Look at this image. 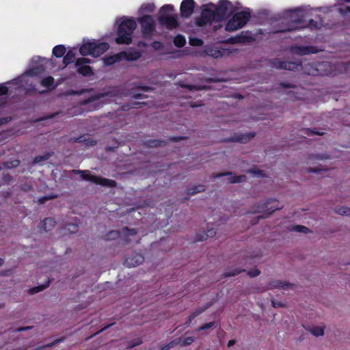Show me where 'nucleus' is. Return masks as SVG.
<instances>
[{
  "mask_svg": "<svg viewBox=\"0 0 350 350\" xmlns=\"http://www.w3.org/2000/svg\"><path fill=\"white\" fill-rule=\"evenodd\" d=\"M310 9L308 6L300 7L294 10H288L286 13V18L288 19L291 23L284 27L274 31L276 32H283L291 31L300 28L302 19L306 17V13Z\"/></svg>",
  "mask_w": 350,
  "mask_h": 350,
  "instance_id": "f257e3e1",
  "label": "nucleus"
},
{
  "mask_svg": "<svg viewBox=\"0 0 350 350\" xmlns=\"http://www.w3.org/2000/svg\"><path fill=\"white\" fill-rule=\"evenodd\" d=\"M137 27L136 22L133 18H123L120 23L118 36L116 41L118 44H129L131 42V36Z\"/></svg>",
  "mask_w": 350,
  "mask_h": 350,
  "instance_id": "f03ea898",
  "label": "nucleus"
},
{
  "mask_svg": "<svg viewBox=\"0 0 350 350\" xmlns=\"http://www.w3.org/2000/svg\"><path fill=\"white\" fill-rule=\"evenodd\" d=\"M119 90L116 88H111L110 90L105 92L98 93L92 95L88 99L81 101L80 103L81 106H86L88 109L95 110L103 105L102 99L105 100H109L110 98L118 95Z\"/></svg>",
  "mask_w": 350,
  "mask_h": 350,
  "instance_id": "7ed1b4c3",
  "label": "nucleus"
},
{
  "mask_svg": "<svg viewBox=\"0 0 350 350\" xmlns=\"http://www.w3.org/2000/svg\"><path fill=\"white\" fill-rule=\"evenodd\" d=\"M109 49L107 42H100L96 40L88 41L80 47L79 52L82 55H92L98 57Z\"/></svg>",
  "mask_w": 350,
  "mask_h": 350,
  "instance_id": "20e7f679",
  "label": "nucleus"
},
{
  "mask_svg": "<svg viewBox=\"0 0 350 350\" xmlns=\"http://www.w3.org/2000/svg\"><path fill=\"white\" fill-rule=\"evenodd\" d=\"M174 6L171 4L163 5L159 13V21L161 25L169 29L178 27L177 16L172 14Z\"/></svg>",
  "mask_w": 350,
  "mask_h": 350,
  "instance_id": "39448f33",
  "label": "nucleus"
},
{
  "mask_svg": "<svg viewBox=\"0 0 350 350\" xmlns=\"http://www.w3.org/2000/svg\"><path fill=\"white\" fill-rule=\"evenodd\" d=\"M250 16V13L245 11L235 14L227 23L225 29L227 31H234L242 28L248 21Z\"/></svg>",
  "mask_w": 350,
  "mask_h": 350,
  "instance_id": "423d86ee",
  "label": "nucleus"
},
{
  "mask_svg": "<svg viewBox=\"0 0 350 350\" xmlns=\"http://www.w3.org/2000/svg\"><path fill=\"white\" fill-rule=\"evenodd\" d=\"M49 62V60H46L45 59H42V61L37 66L29 68L24 75L17 79H14L12 82H10L9 84L17 85L19 88L23 87V85L22 83L25 81V78L26 77H34L41 74L45 69L44 65Z\"/></svg>",
  "mask_w": 350,
  "mask_h": 350,
  "instance_id": "0eeeda50",
  "label": "nucleus"
},
{
  "mask_svg": "<svg viewBox=\"0 0 350 350\" xmlns=\"http://www.w3.org/2000/svg\"><path fill=\"white\" fill-rule=\"evenodd\" d=\"M141 55L142 53L138 51L121 52L114 55L105 57L104 62L106 65H111L123 59L134 61L138 59Z\"/></svg>",
  "mask_w": 350,
  "mask_h": 350,
  "instance_id": "6e6552de",
  "label": "nucleus"
},
{
  "mask_svg": "<svg viewBox=\"0 0 350 350\" xmlns=\"http://www.w3.org/2000/svg\"><path fill=\"white\" fill-rule=\"evenodd\" d=\"M304 72L310 75H327L332 74L333 69L329 62H325L316 65H306Z\"/></svg>",
  "mask_w": 350,
  "mask_h": 350,
  "instance_id": "1a4fd4ad",
  "label": "nucleus"
},
{
  "mask_svg": "<svg viewBox=\"0 0 350 350\" xmlns=\"http://www.w3.org/2000/svg\"><path fill=\"white\" fill-rule=\"evenodd\" d=\"M205 8L203 9L202 12V16L198 21V24L200 26L206 25L207 23H211L213 21L219 20L215 11L216 5L214 3H209L205 5Z\"/></svg>",
  "mask_w": 350,
  "mask_h": 350,
  "instance_id": "9d476101",
  "label": "nucleus"
},
{
  "mask_svg": "<svg viewBox=\"0 0 350 350\" xmlns=\"http://www.w3.org/2000/svg\"><path fill=\"white\" fill-rule=\"evenodd\" d=\"M237 10L230 1L228 0H220L216 5L215 11L219 20L224 19Z\"/></svg>",
  "mask_w": 350,
  "mask_h": 350,
  "instance_id": "9b49d317",
  "label": "nucleus"
},
{
  "mask_svg": "<svg viewBox=\"0 0 350 350\" xmlns=\"http://www.w3.org/2000/svg\"><path fill=\"white\" fill-rule=\"evenodd\" d=\"M78 173L81 174V177L83 180L94 183L97 185H100L108 187H113L116 185L114 180L92 175L90 174L89 171L87 170L78 171Z\"/></svg>",
  "mask_w": 350,
  "mask_h": 350,
  "instance_id": "f8f14e48",
  "label": "nucleus"
},
{
  "mask_svg": "<svg viewBox=\"0 0 350 350\" xmlns=\"http://www.w3.org/2000/svg\"><path fill=\"white\" fill-rule=\"evenodd\" d=\"M142 25V32L146 36L151 35L154 30V22L150 15H144L139 19Z\"/></svg>",
  "mask_w": 350,
  "mask_h": 350,
  "instance_id": "ddd939ff",
  "label": "nucleus"
},
{
  "mask_svg": "<svg viewBox=\"0 0 350 350\" xmlns=\"http://www.w3.org/2000/svg\"><path fill=\"white\" fill-rule=\"evenodd\" d=\"M276 203V201L274 200H269L265 204H258L256 209L253 211V213H264L263 216H260V217H265L269 215L271 213L275 211V210L280 209L281 207L278 205L269 206V204L271 203Z\"/></svg>",
  "mask_w": 350,
  "mask_h": 350,
  "instance_id": "4468645a",
  "label": "nucleus"
},
{
  "mask_svg": "<svg viewBox=\"0 0 350 350\" xmlns=\"http://www.w3.org/2000/svg\"><path fill=\"white\" fill-rule=\"evenodd\" d=\"M90 63V59L86 57H81L77 59L76 66L77 67L78 72L84 76H90L92 75V71L88 64Z\"/></svg>",
  "mask_w": 350,
  "mask_h": 350,
  "instance_id": "2eb2a0df",
  "label": "nucleus"
},
{
  "mask_svg": "<svg viewBox=\"0 0 350 350\" xmlns=\"http://www.w3.org/2000/svg\"><path fill=\"white\" fill-rule=\"evenodd\" d=\"M205 52L208 55L213 58H219L229 55L231 53H232V51L229 49L220 48L217 46H209L206 49Z\"/></svg>",
  "mask_w": 350,
  "mask_h": 350,
  "instance_id": "dca6fc26",
  "label": "nucleus"
},
{
  "mask_svg": "<svg viewBox=\"0 0 350 350\" xmlns=\"http://www.w3.org/2000/svg\"><path fill=\"white\" fill-rule=\"evenodd\" d=\"M271 66L276 69H285L288 70H299V67L301 66V65L295 62H282L278 59L272 61Z\"/></svg>",
  "mask_w": 350,
  "mask_h": 350,
  "instance_id": "f3484780",
  "label": "nucleus"
},
{
  "mask_svg": "<svg viewBox=\"0 0 350 350\" xmlns=\"http://www.w3.org/2000/svg\"><path fill=\"white\" fill-rule=\"evenodd\" d=\"M195 2L193 0H183L180 4V14L183 17L188 18L194 10Z\"/></svg>",
  "mask_w": 350,
  "mask_h": 350,
  "instance_id": "a211bd4d",
  "label": "nucleus"
},
{
  "mask_svg": "<svg viewBox=\"0 0 350 350\" xmlns=\"http://www.w3.org/2000/svg\"><path fill=\"white\" fill-rule=\"evenodd\" d=\"M144 261L142 255L138 253H133L125 260V265L129 267H135Z\"/></svg>",
  "mask_w": 350,
  "mask_h": 350,
  "instance_id": "6ab92c4d",
  "label": "nucleus"
},
{
  "mask_svg": "<svg viewBox=\"0 0 350 350\" xmlns=\"http://www.w3.org/2000/svg\"><path fill=\"white\" fill-rule=\"evenodd\" d=\"M221 176H226V180L230 183H241L245 180L246 176L245 175L234 176L231 172L217 174L214 178H219Z\"/></svg>",
  "mask_w": 350,
  "mask_h": 350,
  "instance_id": "aec40b11",
  "label": "nucleus"
},
{
  "mask_svg": "<svg viewBox=\"0 0 350 350\" xmlns=\"http://www.w3.org/2000/svg\"><path fill=\"white\" fill-rule=\"evenodd\" d=\"M292 51L294 53L299 55H306L310 53H315L317 52L313 47L311 46H295L292 48Z\"/></svg>",
  "mask_w": 350,
  "mask_h": 350,
  "instance_id": "412c9836",
  "label": "nucleus"
},
{
  "mask_svg": "<svg viewBox=\"0 0 350 350\" xmlns=\"http://www.w3.org/2000/svg\"><path fill=\"white\" fill-rule=\"evenodd\" d=\"M291 286H292V284H291L286 282H284V281H281V280H275V281L270 282L268 284L267 288L272 289V288H280L282 289L286 290V289H288Z\"/></svg>",
  "mask_w": 350,
  "mask_h": 350,
  "instance_id": "4be33fe9",
  "label": "nucleus"
},
{
  "mask_svg": "<svg viewBox=\"0 0 350 350\" xmlns=\"http://www.w3.org/2000/svg\"><path fill=\"white\" fill-rule=\"evenodd\" d=\"M55 221L52 218H46L42 221L41 230L45 232L51 230L55 226Z\"/></svg>",
  "mask_w": 350,
  "mask_h": 350,
  "instance_id": "5701e85b",
  "label": "nucleus"
},
{
  "mask_svg": "<svg viewBox=\"0 0 350 350\" xmlns=\"http://www.w3.org/2000/svg\"><path fill=\"white\" fill-rule=\"evenodd\" d=\"M155 10V5L153 3H144L141 5L139 9V13L140 14H144L146 13L153 12Z\"/></svg>",
  "mask_w": 350,
  "mask_h": 350,
  "instance_id": "b1692460",
  "label": "nucleus"
},
{
  "mask_svg": "<svg viewBox=\"0 0 350 350\" xmlns=\"http://www.w3.org/2000/svg\"><path fill=\"white\" fill-rule=\"evenodd\" d=\"M216 234V232L214 229H210L207 230L206 232H202V234H198L196 235V240L198 241H202L206 240L208 237H213Z\"/></svg>",
  "mask_w": 350,
  "mask_h": 350,
  "instance_id": "393cba45",
  "label": "nucleus"
},
{
  "mask_svg": "<svg viewBox=\"0 0 350 350\" xmlns=\"http://www.w3.org/2000/svg\"><path fill=\"white\" fill-rule=\"evenodd\" d=\"M75 59V53L72 51H68L66 55L64 57L63 62L64 64V67L68 65L69 64L73 62Z\"/></svg>",
  "mask_w": 350,
  "mask_h": 350,
  "instance_id": "a878e982",
  "label": "nucleus"
},
{
  "mask_svg": "<svg viewBox=\"0 0 350 350\" xmlns=\"http://www.w3.org/2000/svg\"><path fill=\"white\" fill-rule=\"evenodd\" d=\"M66 53V49L63 45H57L53 49V54L57 57H62Z\"/></svg>",
  "mask_w": 350,
  "mask_h": 350,
  "instance_id": "bb28decb",
  "label": "nucleus"
},
{
  "mask_svg": "<svg viewBox=\"0 0 350 350\" xmlns=\"http://www.w3.org/2000/svg\"><path fill=\"white\" fill-rule=\"evenodd\" d=\"M310 332L315 336H321L324 334V327L322 326L312 327L310 329Z\"/></svg>",
  "mask_w": 350,
  "mask_h": 350,
  "instance_id": "cd10ccee",
  "label": "nucleus"
},
{
  "mask_svg": "<svg viewBox=\"0 0 350 350\" xmlns=\"http://www.w3.org/2000/svg\"><path fill=\"white\" fill-rule=\"evenodd\" d=\"M174 44L178 47L183 46L186 43V39L181 35L176 36L174 39Z\"/></svg>",
  "mask_w": 350,
  "mask_h": 350,
  "instance_id": "c85d7f7f",
  "label": "nucleus"
},
{
  "mask_svg": "<svg viewBox=\"0 0 350 350\" xmlns=\"http://www.w3.org/2000/svg\"><path fill=\"white\" fill-rule=\"evenodd\" d=\"M180 338L174 340L173 341L170 342V343L163 345L160 347L161 350H168L174 346L180 344Z\"/></svg>",
  "mask_w": 350,
  "mask_h": 350,
  "instance_id": "c756f323",
  "label": "nucleus"
},
{
  "mask_svg": "<svg viewBox=\"0 0 350 350\" xmlns=\"http://www.w3.org/2000/svg\"><path fill=\"white\" fill-rule=\"evenodd\" d=\"M49 285V282H48L47 284H46L44 285L31 288L29 289L28 292L30 295H33V294H35V293H39V292L43 291L44 288L48 287Z\"/></svg>",
  "mask_w": 350,
  "mask_h": 350,
  "instance_id": "7c9ffc66",
  "label": "nucleus"
},
{
  "mask_svg": "<svg viewBox=\"0 0 350 350\" xmlns=\"http://www.w3.org/2000/svg\"><path fill=\"white\" fill-rule=\"evenodd\" d=\"M291 230L302 232L305 234L308 233L310 231V230L308 228L299 225L292 226L291 228Z\"/></svg>",
  "mask_w": 350,
  "mask_h": 350,
  "instance_id": "2f4dec72",
  "label": "nucleus"
},
{
  "mask_svg": "<svg viewBox=\"0 0 350 350\" xmlns=\"http://www.w3.org/2000/svg\"><path fill=\"white\" fill-rule=\"evenodd\" d=\"M54 82V79L52 77H47L41 81L42 86L49 88H51Z\"/></svg>",
  "mask_w": 350,
  "mask_h": 350,
  "instance_id": "473e14b6",
  "label": "nucleus"
},
{
  "mask_svg": "<svg viewBox=\"0 0 350 350\" xmlns=\"http://www.w3.org/2000/svg\"><path fill=\"white\" fill-rule=\"evenodd\" d=\"M336 213L341 215H350V208L347 206L338 207L336 209Z\"/></svg>",
  "mask_w": 350,
  "mask_h": 350,
  "instance_id": "72a5a7b5",
  "label": "nucleus"
},
{
  "mask_svg": "<svg viewBox=\"0 0 350 350\" xmlns=\"http://www.w3.org/2000/svg\"><path fill=\"white\" fill-rule=\"evenodd\" d=\"M49 156H50L49 154H45L44 155L38 156L34 159L33 163L34 164L41 163L43 161H46L49 158Z\"/></svg>",
  "mask_w": 350,
  "mask_h": 350,
  "instance_id": "f704fd0d",
  "label": "nucleus"
},
{
  "mask_svg": "<svg viewBox=\"0 0 350 350\" xmlns=\"http://www.w3.org/2000/svg\"><path fill=\"white\" fill-rule=\"evenodd\" d=\"M123 233L129 238V241H131V239L130 237L135 235L137 234V231L135 229H129L128 228H125L123 230Z\"/></svg>",
  "mask_w": 350,
  "mask_h": 350,
  "instance_id": "c9c22d12",
  "label": "nucleus"
},
{
  "mask_svg": "<svg viewBox=\"0 0 350 350\" xmlns=\"http://www.w3.org/2000/svg\"><path fill=\"white\" fill-rule=\"evenodd\" d=\"M189 42L192 46H201L203 44V41L198 38H190Z\"/></svg>",
  "mask_w": 350,
  "mask_h": 350,
  "instance_id": "e433bc0d",
  "label": "nucleus"
},
{
  "mask_svg": "<svg viewBox=\"0 0 350 350\" xmlns=\"http://www.w3.org/2000/svg\"><path fill=\"white\" fill-rule=\"evenodd\" d=\"M210 306L209 305L206 306L205 307L202 308H198L196 309L194 311L192 312L191 314L193 315V317H196L198 315H200L201 313H202L206 309H207Z\"/></svg>",
  "mask_w": 350,
  "mask_h": 350,
  "instance_id": "4c0bfd02",
  "label": "nucleus"
},
{
  "mask_svg": "<svg viewBox=\"0 0 350 350\" xmlns=\"http://www.w3.org/2000/svg\"><path fill=\"white\" fill-rule=\"evenodd\" d=\"M193 341H194L193 337L190 336V337H187V338H185L183 340H180V343L181 342V344H180L181 347H185V346H188V345H191Z\"/></svg>",
  "mask_w": 350,
  "mask_h": 350,
  "instance_id": "58836bf2",
  "label": "nucleus"
},
{
  "mask_svg": "<svg viewBox=\"0 0 350 350\" xmlns=\"http://www.w3.org/2000/svg\"><path fill=\"white\" fill-rule=\"evenodd\" d=\"M204 190V188L203 186L194 187L193 188L189 189V193L191 195H193L197 193H200Z\"/></svg>",
  "mask_w": 350,
  "mask_h": 350,
  "instance_id": "ea45409f",
  "label": "nucleus"
},
{
  "mask_svg": "<svg viewBox=\"0 0 350 350\" xmlns=\"http://www.w3.org/2000/svg\"><path fill=\"white\" fill-rule=\"evenodd\" d=\"M248 172L251 173L254 176L260 177L264 176L263 172L259 170L253 169L250 170Z\"/></svg>",
  "mask_w": 350,
  "mask_h": 350,
  "instance_id": "a19ab883",
  "label": "nucleus"
},
{
  "mask_svg": "<svg viewBox=\"0 0 350 350\" xmlns=\"http://www.w3.org/2000/svg\"><path fill=\"white\" fill-rule=\"evenodd\" d=\"M215 325V322H210L208 323H206L202 326H200L198 329L197 331L198 332H200V331H203V330H205V329H209L211 327H212L213 325Z\"/></svg>",
  "mask_w": 350,
  "mask_h": 350,
  "instance_id": "79ce46f5",
  "label": "nucleus"
},
{
  "mask_svg": "<svg viewBox=\"0 0 350 350\" xmlns=\"http://www.w3.org/2000/svg\"><path fill=\"white\" fill-rule=\"evenodd\" d=\"M19 165V161L18 160H14L10 163H6L5 164V167L7 168H12L17 167Z\"/></svg>",
  "mask_w": 350,
  "mask_h": 350,
  "instance_id": "37998d69",
  "label": "nucleus"
},
{
  "mask_svg": "<svg viewBox=\"0 0 350 350\" xmlns=\"http://www.w3.org/2000/svg\"><path fill=\"white\" fill-rule=\"evenodd\" d=\"M8 92V88L3 84H0V96L7 94Z\"/></svg>",
  "mask_w": 350,
  "mask_h": 350,
  "instance_id": "c03bdc74",
  "label": "nucleus"
},
{
  "mask_svg": "<svg viewBox=\"0 0 350 350\" xmlns=\"http://www.w3.org/2000/svg\"><path fill=\"white\" fill-rule=\"evenodd\" d=\"M68 231L74 233L77 231V226L75 224H69L68 226Z\"/></svg>",
  "mask_w": 350,
  "mask_h": 350,
  "instance_id": "a18cd8bd",
  "label": "nucleus"
},
{
  "mask_svg": "<svg viewBox=\"0 0 350 350\" xmlns=\"http://www.w3.org/2000/svg\"><path fill=\"white\" fill-rule=\"evenodd\" d=\"M152 46L155 49V50H160L162 49V44L160 42H154L152 44Z\"/></svg>",
  "mask_w": 350,
  "mask_h": 350,
  "instance_id": "49530a36",
  "label": "nucleus"
},
{
  "mask_svg": "<svg viewBox=\"0 0 350 350\" xmlns=\"http://www.w3.org/2000/svg\"><path fill=\"white\" fill-rule=\"evenodd\" d=\"M241 270H240V269H235L233 271H228V272L226 273V276H234V275H236L239 274V273H241Z\"/></svg>",
  "mask_w": 350,
  "mask_h": 350,
  "instance_id": "de8ad7c7",
  "label": "nucleus"
},
{
  "mask_svg": "<svg viewBox=\"0 0 350 350\" xmlns=\"http://www.w3.org/2000/svg\"><path fill=\"white\" fill-rule=\"evenodd\" d=\"M64 340V338H60V339H56L53 342L50 343V344H48L46 345V347H51L54 345H55L57 343H59L61 342H62Z\"/></svg>",
  "mask_w": 350,
  "mask_h": 350,
  "instance_id": "09e8293b",
  "label": "nucleus"
},
{
  "mask_svg": "<svg viewBox=\"0 0 350 350\" xmlns=\"http://www.w3.org/2000/svg\"><path fill=\"white\" fill-rule=\"evenodd\" d=\"M321 25H322L321 23L318 24L317 22H314L313 20L310 21V26L311 27L319 28L320 26H321Z\"/></svg>",
  "mask_w": 350,
  "mask_h": 350,
  "instance_id": "8fccbe9b",
  "label": "nucleus"
},
{
  "mask_svg": "<svg viewBox=\"0 0 350 350\" xmlns=\"http://www.w3.org/2000/svg\"><path fill=\"white\" fill-rule=\"evenodd\" d=\"M259 274H260V271H258V269H255L253 271L248 272V275L250 277H256V276L258 275Z\"/></svg>",
  "mask_w": 350,
  "mask_h": 350,
  "instance_id": "3c124183",
  "label": "nucleus"
},
{
  "mask_svg": "<svg viewBox=\"0 0 350 350\" xmlns=\"http://www.w3.org/2000/svg\"><path fill=\"white\" fill-rule=\"evenodd\" d=\"M350 66V64H338V66H340L341 67V68H340V71H345V72H347V68Z\"/></svg>",
  "mask_w": 350,
  "mask_h": 350,
  "instance_id": "603ef678",
  "label": "nucleus"
},
{
  "mask_svg": "<svg viewBox=\"0 0 350 350\" xmlns=\"http://www.w3.org/2000/svg\"><path fill=\"white\" fill-rule=\"evenodd\" d=\"M194 319H195V317H193V315L191 314L188 317V318H187V321H186V322H185V324H186V325H190V323H191V321H192Z\"/></svg>",
  "mask_w": 350,
  "mask_h": 350,
  "instance_id": "864d4df0",
  "label": "nucleus"
},
{
  "mask_svg": "<svg viewBox=\"0 0 350 350\" xmlns=\"http://www.w3.org/2000/svg\"><path fill=\"white\" fill-rule=\"evenodd\" d=\"M118 234L119 233L117 231H111V232H110L109 236L113 239V238L117 237L118 236Z\"/></svg>",
  "mask_w": 350,
  "mask_h": 350,
  "instance_id": "5fc2aeb1",
  "label": "nucleus"
},
{
  "mask_svg": "<svg viewBox=\"0 0 350 350\" xmlns=\"http://www.w3.org/2000/svg\"><path fill=\"white\" fill-rule=\"evenodd\" d=\"M72 110H73V112H70L69 115L76 116V115H78V114L81 113L80 111H78V109L77 107L73 108Z\"/></svg>",
  "mask_w": 350,
  "mask_h": 350,
  "instance_id": "6e6d98bb",
  "label": "nucleus"
},
{
  "mask_svg": "<svg viewBox=\"0 0 350 350\" xmlns=\"http://www.w3.org/2000/svg\"><path fill=\"white\" fill-rule=\"evenodd\" d=\"M51 197H48V196H45V197H43V198H41L38 200V202L40 203V204H42L44 203L46 200H49L50 199Z\"/></svg>",
  "mask_w": 350,
  "mask_h": 350,
  "instance_id": "4d7b16f0",
  "label": "nucleus"
},
{
  "mask_svg": "<svg viewBox=\"0 0 350 350\" xmlns=\"http://www.w3.org/2000/svg\"><path fill=\"white\" fill-rule=\"evenodd\" d=\"M31 329V327H19L16 329L17 332H22V331H25V330H28Z\"/></svg>",
  "mask_w": 350,
  "mask_h": 350,
  "instance_id": "13d9d810",
  "label": "nucleus"
},
{
  "mask_svg": "<svg viewBox=\"0 0 350 350\" xmlns=\"http://www.w3.org/2000/svg\"><path fill=\"white\" fill-rule=\"evenodd\" d=\"M271 304H272V306H273L274 308L279 307V306H282V304H280L279 302H277V301H274V300H272V301H271Z\"/></svg>",
  "mask_w": 350,
  "mask_h": 350,
  "instance_id": "bf43d9fd",
  "label": "nucleus"
},
{
  "mask_svg": "<svg viewBox=\"0 0 350 350\" xmlns=\"http://www.w3.org/2000/svg\"><path fill=\"white\" fill-rule=\"evenodd\" d=\"M141 342H142V341H141L140 340H139V339H138V340H137V342H135V343H133V344H132V345H129V348H131V347H134V346L138 345H139Z\"/></svg>",
  "mask_w": 350,
  "mask_h": 350,
  "instance_id": "052dcab7",
  "label": "nucleus"
},
{
  "mask_svg": "<svg viewBox=\"0 0 350 350\" xmlns=\"http://www.w3.org/2000/svg\"><path fill=\"white\" fill-rule=\"evenodd\" d=\"M281 85L284 88H291L292 86L290 84L281 83Z\"/></svg>",
  "mask_w": 350,
  "mask_h": 350,
  "instance_id": "680f3d73",
  "label": "nucleus"
},
{
  "mask_svg": "<svg viewBox=\"0 0 350 350\" xmlns=\"http://www.w3.org/2000/svg\"><path fill=\"white\" fill-rule=\"evenodd\" d=\"M234 344V340H230L228 342V346L230 347V346L233 345Z\"/></svg>",
  "mask_w": 350,
  "mask_h": 350,
  "instance_id": "e2e57ef3",
  "label": "nucleus"
},
{
  "mask_svg": "<svg viewBox=\"0 0 350 350\" xmlns=\"http://www.w3.org/2000/svg\"><path fill=\"white\" fill-rule=\"evenodd\" d=\"M3 259L0 258V266L3 265Z\"/></svg>",
  "mask_w": 350,
  "mask_h": 350,
  "instance_id": "0e129e2a",
  "label": "nucleus"
},
{
  "mask_svg": "<svg viewBox=\"0 0 350 350\" xmlns=\"http://www.w3.org/2000/svg\"><path fill=\"white\" fill-rule=\"evenodd\" d=\"M36 59L40 60V57L34 58V59H33L32 62H35V61H36Z\"/></svg>",
  "mask_w": 350,
  "mask_h": 350,
  "instance_id": "69168bd1",
  "label": "nucleus"
},
{
  "mask_svg": "<svg viewBox=\"0 0 350 350\" xmlns=\"http://www.w3.org/2000/svg\"><path fill=\"white\" fill-rule=\"evenodd\" d=\"M109 326H110V325H108V326L105 327L103 329H102L100 330V332H101V331H103V330H104V329H107V327H109Z\"/></svg>",
  "mask_w": 350,
  "mask_h": 350,
  "instance_id": "338daca9",
  "label": "nucleus"
},
{
  "mask_svg": "<svg viewBox=\"0 0 350 350\" xmlns=\"http://www.w3.org/2000/svg\"><path fill=\"white\" fill-rule=\"evenodd\" d=\"M239 140H240L241 142H246V141H245V140H244L243 139H240Z\"/></svg>",
  "mask_w": 350,
  "mask_h": 350,
  "instance_id": "774afa93",
  "label": "nucleus"
}]
</instances>
